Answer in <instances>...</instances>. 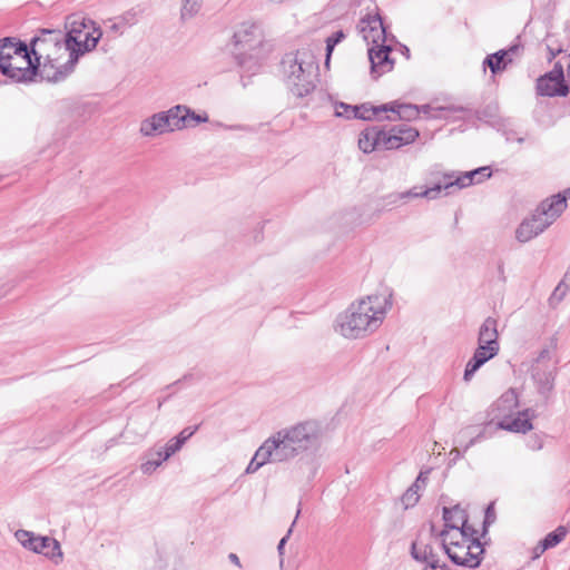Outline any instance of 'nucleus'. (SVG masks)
<instances>
[{
	"label": "nucleus",
	"mask_w": 570,
	"mask_h": 570,
	"mask_svg": "<svg viewBox=\"0 0 570 570\" xmlns=\"http://www.w3.org/2000/svg\"><path fill=\"white\" fill-rule=\"evenodd\" d=\"M426 568L424 570H448L445 563H441L438 558H435V562L426 563Z\"/></svg>",
	"instance_id": "nucleus-38"
},
{
	"label": "nucleus",
	"mask_w": 570,
	"mask_h": 570,
	"mask_svg": "<svg viewBox=\"0 0 570 570\" xmlns=\"http://www.w3.org/2000/svg\"><path fill=\"white\" fill-rule=\"evenodd\" d=\"M490 177L491 170L489 167H480L474 170L464 173L452 171L450 174L444 175V181L425 189L414 187L407 193V195L413 197H425L428 199H435L440 197L442 191L449 194V190L452 188H466L473 184H480Z\"/></svg>",
	"instance_id": "nucleus-8"
},
{
	"label": "nucleus",
	"mask_w": 570,
	"mask_h": 570,
	"mask_svg": "<svg viewBox=\"0 0 570 570\" xmlns=\"http://www.w3.org/2000/svg\"><path fill=\"white\" fill-rule=\"evenodd\" d=\"M474 531L441 532L442 546L450 560L458 566L475 568L481 562L483 548Z\"/></svg>",
	"instance_id": "nucleus-7"
},
{
	"label": "nucleus",
	"mask_w": 570,
	"mask_h": 570,
	"mask_svg": "<svg viewBox=\"0 0 570 570\" xmlns=\"http://www.w3.org/2000/svg\"><path fill=\"white\" fill-rule=\"evenodd\" d=\"M444 530L441 532H453V531H474L468 525V514L464 509L455 505L453 508L443 509Z\"/></svg>",
	"instance_id": "nucleus-18"
},
{
	"label": "nucleus",
	"mask_w": 570,
	"mask_h": 570,
	"mask_svg": "<svg viewBox=\"0 0 570 570\" xmlns=\"http://www.w3.org/2000/svg\"><path fill=\"white\" fill-rule=\"evenodd\" d=\"M197 430V426L184 429L177 436L183 443H185Z\"/></svg>",
	"instance_id": "nucleus-37"
},
{
	"label": "nucleus",
	"mask_w": 570,
	"mask_h": 570,
	"mask_svg": "<svg viewBox=\"0 0 570 570\" xmlns=\"http://www.w3.org/2000/svg\"><path fill=\"white\" fill-rule=\"evenodd\" d=\"M567 534V530L564 527H558L554 531L548 533L546 538L542 540L544 543L543 549H551L558 546Z\"/></svg>",
	"instance_id": "nucleus-32"
},
{
	"label": "nucleus",
	"mask_w": 570,
	"mask_h": 570,
	"mask_svg": "<svg viewBox=\"0 0 570 570\" xmlns=\"http://www.w3.org/2000/svg\"><path fill=\"white\" fill-rule=\"evenodd\" d=\"M14 537L23 548L43 554L56 564H59L63 559L60 543L53 538L37 535L27 530L16 531Z\"/></svg>",
	"instance_id": "nucleus-11"
},
{
	"label": "nucleus",
	"mask_w": 570,
	"mask_h": 570,
	"mask_svg": "<svg viewBox=\"0 0 570 570\" xmlns=\"http://www.w3.org/2000/svg\"><path fill=\"white\" fill-rule=\"evenodd\" d=\"M299 513H301V509H298V510H297V512H296V517H295V520L293 521L292 525H294V524H295V522H296L297 518L299 517ZM292 528H293V527H291V528L288 529V531H287L286 535H285V537H283V538L281 539V541H279V543H278V546H277V551H278L279 556H283V554H284V547H285V543H286L287 539L289 538V535H291V533H292Z\"/></svg>",
	"instance_id": "nucleus-36"
},
{
	"label": "nucleus",
	"mask_w": 570,
	"mask_h": 570,
	"mask_svg": "<svg viewBox=\"0 0 570 570\" xmlns=\"http://www.w3.org/2000/svg\"><path fill=\"white\" fill-rule=\"evenodd\" d=\"M228 558H229V560H230L234 564H236L237 567H240V561H239V558L237 557V554H235V553H230Z\"/></svg>",
	"instance_id": "nucleus-41"
},
{
	"label": "nucleus",
	"mask_w": 570,
	"mask_h": 570,
	"mask_svg": "<svg viewBox=\"0 0 570 570\" xmlns=\"http://www.w3.org/2000/svg\"><path fill=\"white\" fill-rule=\"evenodd\" d=\"M203 0H184L181 7V19L188 20L194 18L200 10Z\"/></svg>",
	"instance_id": "nucleus-31"
},
{
	"label": "nucleus",
	"mask_w": 570,
	"mask_h": 570,
	"mask_svg": "<svg viewBox=\"0 0 570 570\" xmlns=\"http://www.w3.org/2000/svg\"><path fill=\"white\" fill-rule=\"evenodd\" d=\"M344 38L343 31H337L333 36L328 37L326 40V52H327V59L328 61L330 56L334 49V47Z\"/></svg>",
	"instance_id": "nucleus-35"
},
{
	"label": "nucleus",
	"mask_w": 570,
	"mask_h": 570,
	"mask_svg": "<svg viewBox=\"0 0 570 570\" xmlns=\"http://www.w3.org/2000/svg\"><path fill=\"white\" fill-rule=\"evenodd\" d=\"M419 137V130L407 125H394V148L413 142Z\"/></svg>",
	"instance_id": "nucleus-28"
},
{
	"label": "nucleus",
	"mask_w": 570,
	"mask_h": 570,
	"mask_svg": "<svg viewBox=\"0 0 570 570\" xmlns=\"http://www.w3.org/2000/svg\"><path fill=\"white\" fill-rule=\"evenodd\" d=\"M537 91L541 96H567L568 86L564 83L563 68L560 63H556L553 69L540 77L537 81Z\"/></svg>",
	"instance_id": "nucleus-15"
},
{
	"label": "nucleus",
	"mask_w": 570,
	"mask_h": 570,
	"mask_svg": "<svg viewBox=\"0 0 570 570\" xmlns=\"http://www.w3.org/2000/svg\"><path fill=\"white\" fill-rule=\"evenodd\" d=\"M208 121L206 114L198 115L186 106L177 105L166 111L151 115L140 122L139 132L141 136L151 138L167 132L195 127L200 122Z\"/></svg>",
	"instance_id": "nucleus-3"
},
{
	"label": "nucleus",
	"mask_w": 570,
	"mask_h": 570,
	"mask_svg": "<svg viewBox=\"0 0 570 570\" xmlns=\"http://www.w3.org/2000/svg\"><path fill=\"white\" fill-rule=\"evenodd\" d=\"M399 50L406 59L410 58V50L406 46L394 40V51Z\"/></svg>",
	"instance_id": "nucleus-39"
},
{
	"label": "nucleus",
	"mask_w": 570,
	"mask_h": 570,
	"mask_svg": "<svg viewBox=\"0 0 570 570\" xmlns=\"http://www.w3.org/2000/svg\"><path fill=\"white\" fill-rule=\"evenodd\" d=\"M234 40L239 53L252 52L258 49L263 42L262 30L255 23H242L234 33Z\"/></svg>",
	"instance_id": "nucleus-16"
},
{
	"label": "nucleus",
	"mask_w": 570,
	"mask_h": 570,
	"mask_svg": "<svg viewBox=\"0 0 570 570\" xmlns=\"http://www.w3.org/2000/svg\"><path fill=\"white\" fill-rule=\"evenodd\" d=\"M444 108H433L430 105H424L419 108L415 105L411 104H396L394 101V115H397L400 119H404L407 121L414 120L422 112L429 118H439L440 112L443 111Z\"/></svg>",
	"instance_id": "nucleus-20"
},
{
	"label": "nucleus",
	"mask_w": 570,
	"mask_h": 570,
	"mask_svg": "<svg viewBox=\"0 0 570 570\" xmlns=\"http://www.w3.org/2000/svg\"><path fill=\"white\" fill-rule=\"evenodd\" d=\"M0 70L16 82L31 81L35 76L40 77L39 63L28 47H26V52H18Z\"/></svg>",
	"instance_id": "nucleus-12"
},
{
	"label": "nucleus",
	"mask_w": 570,
	"mask_h": 570,
	"mask_svg": "<svg viewBox=\"0 0 570 570\" xmlns=\"http://www.w3.org/2000/svg\"><path fill=\"white\" fill-rule=\"evenodd\" d=\"M473 442H474L473 440H472V441H470V443L466 445V449H468L470 445H472V444H473Z\"/></svg>",
	"instance_id": "nucleus-43"
},
{
	"label": "nucleus",
	"mask_w": 570,
	"mask_h": 570,
	"mask_svg": "<svg viewBox=\"0 0 570 570\" xmlns=\"http://www.w3.org/2000/svg\"><path fill=\"white\" fill-rule=\"evenodd\" d=\"M500 347L498 346H488L483 344H478L476 350L474 351L473 356L469 360L465 365L463 379L465 382H469L475 372L485 364L489 360L493 358L499 353Z\"/></svg>",
	"instance_id": "nucleus-17"
},
{
	"label": "nucleus",
	"mask_w": 570,
	"mask_h": 570,
	"mask_svg": "<svg viewBox=\"0 0 570 570\" xmlns=\"http://www.w3.org/2000/svg\"><path fill=\"white\" fill-rule=\"evenodd\" d=\"M534 414L531 410L518 412L517 415H511L498 422V426L514 433H527L532 430V419Z\"/></svg>",
	"instance_id": "nucleus-19"
},
{
	"label": "nucleus",
	"mask_w": 570,
	"mask_h": 570,
	"mask_svg": "<svg viewBox=\"0 0 570 570\" xmlns=\"http://www.w3.org/2000/svg\"><path fill=\"white\" fill-rule=\"evenodd\" d=\"M430 471H421L414 483L401 497V504L404 510L414 507L425 489Z\"/></svg>",
	"instance_id": "nucleus-22"
},
{
	"label": "nucleus",
	"mask_w": 570,
	"mask_h": 570,
	"mask_svg": "<svg viewBox=\"0 0 570 570\" xmlns=\"http://www.w3.org/2000/svg\"><path fill=\"white\" fill-rule=\"evenodd\" d=\"M519 51V46H512L508 50H500L488 56L484 60V65L491 69L492 73H497L504 70L508 63L512 62L513 56L518 55Z\"/></svg>",
	"instance_id": "nucleus-23"
},
{
	"label": "nucleus",
	"mask_w": 570,
	"mask_h": 570,
	"mask_svg": "<svg viewBox=\"0 0 570 570\" xmlns=\"http://www.w3.org/2000/svg\"><path fill=\"white\" fill-rule=\"evenodd\" d=\"M392 111L391 104H384L381 106H373L370 104H363L355 106V114L353 115L356 119L363 120H381L382 114Z\"/></svg>",
	"instance_id": "nucleus-25"
},
{
	"label": "nucleus",
	"mask_w": 570,
	"mask_h": 570,
	"mask_svg": "<svg viewBox=\"0 0 570 570\" xmlns=\"http://www.w3.org/2000/svg\"><path fill=\"white\" fill-rule=\"evenodd\" d=\"M491 518H494L492 505L488 507L487 509L485 521H489Z\"/></svg>",
	"instance_id": "nucleus-42"
},
{
	"label": "nucleus",
	"mask_w": 570,
	"mask_h": 570,
	"mask_svg": "<svg viewBox=\"0 0 570 570\" xmlns=\"http://www.w3.org/2000/svg\"><path fill=\"white\" fill-rule=\"evenodd\" d=\"M412 556L415 560L423 562H435L436 554L433 553L429 544L415 541L412 544Z\"/></svg>",
	"instance_id": "nucleus-29"
},
{
	"label": "nucleus",
	"mask_w": 570,
	"mask_h": 570,
	"mask_svg": "<svg viewBox=\"0 0 570 570\" xmlns=\"http://www.w3.org/2000/svg\"><path fill=\"white\" fill-rule=\"evenodd\" d=\"M548 358L549 351H541L540 355L538 356L531 368L532 379L535 383L538 393L542 395L544 399L549 395L554 385V371L548 364Z\"/></svg>",
	"instance_id": "nucleus-14"
},
{
	"label": "nucleus",
	"mask_w": 570,
	"mask_h": 570,
	"mask_svg": "<svg viewBox=\"0 0 570 570\" xmlns=\"http://www.w3.org/2000/svg\"><path fill=\"white\" fill-rule=\"evenodd\" d=\"M518 405L519 399L515 390L509 389L492 405L494 419L499 422L500 420L511 416Z\"/></svg>",
	"instance_id": "nucleus-21"
},
{
	"label": "nucleus",
	"mask_w": 570,
	"mask_h": 570,
	"mask_svg": "<svg viewBox=\"0 0 570 570\" xmlns=\"http://www.w3.org/2000/svg\"><path fill=\"white\" fill-rule=\"evenodd\" d=\"M354 114H355V106L340 102L335 107V116H337V117H345V118L352 119V118H354L353 117Z\"/></svg>",
	"instance_id": "nucleus-34"
},
{
	"label": "nucleus",
	"mask_w": 570,
	"mask_h": 570,
	"mask_svg": "<svg viewBox=\"0 0 570 570\" xmlns=\"http://www.w3.org/2000/svg\"><path fill=\"white\" fill-rule=\"evenodd\" d=\"M358 32L368 45L367 53L371 62V76L377 79L383 73L390 71L391 46H386V31L383 22L377 16H368L360 20Z\"/></svg>",
	"instance_id": "nucleus-4"
},
{
	"label": "nucleus",
	"mask_w": 570,
	"mask_h": 570,
	"mask_svg": "<svg viewBox=\"0 0 570 570\" xmlns=\"http://www.w3.org/2000/svg\"><path fill=\"white\" fill-rule=\"evenodd\" d=\"M285 82L296 97L303 98L315 88V63L307 52L288 53L282 61Z\"/></svg>",
	"instance_id": "nucleus-6"
},
{
	"label": "nucleus",
	"mask_w": 570,
	"mask_h": 570,
	"mask_svg": "<svg viewBox=\"0 0 570 570\" xmlns=\"http://www.w3.org/2000/svg\"><path fill=\"white\" fill-rule=\"evenodd\" d=\"M392 128L387 126H372L363 130L358 138V147L365 153L374 150H389L391 149Z\"/></svg>",
	"instance_id": "nucleus-13"
},
{
	"label": "nucleus",
	"mask_w": 570,
	"mask_h": 570,
	"mask_svg": "<svg viewBox=\"0 0 570 570\" xmlns=\"http://www.w3.org/2000/svg\"><path fill=\"white\" fill-rule=\"evenodd\" d=\"M293 459L295 456L278 430L271 434L256 450L246 468V473H255L268 463H285Z\"/></svg>",
	"instance_id": "nucleus-9"
},
{
	"label": "nucleus",
	"mask_w": 570,
	"mask_h": 570,
	"mask_svg": "<svg viewBox=\"0 0 570 570\" xmlns=\"http://www.w3.org/2000/svg\"><path fill=\"white\" fill-rule=\"evenodd\" d=\"M541 448H542V444H541V443H539V444H538V446H537V449L539 450V449H541Z\"/></svg>",
	"instance_id": "nucleus-44"
},
{
	"label": "nucleus",
	"mask_w": 570,
	"mask_h": 570,
	"mask_svg": "<svg viewBox=\"0 0 570 570\" xmlns=\"http://www.w3.org/2000/svg\"><path fill=\"white\" fill-rule=\"evenodd\" d=\"M163 448H151L144 455V462L140 464V471L144 474H151L163 462L168 459H163Z\"/></svg>",
	"instance_id": "nucleus-27"
},
{
	"label": "nucleus",
	"mask_w": 570,
	"mask_h": 570,
	"mask_svg": "<svg viewBox=\"0 0 570 570\" xmlns=\"http://www.w3.org/2000/svg\"><path fill=\"white\" fill-rule=\"evenodd\" d=\"M544 543L541 540L533 549V558H539L547 549H543Z\"/></svg>",
	"instance_id": "nucleus-40"
},
{
	"label": "nucleus",
	"mask_w": 570,
	"mask_h": 570,
	"mask_svg": "<svg viewBox=\"0 0 570 570\" xmlns=\"http://www.w3.org/2000/svg\"><path fill=\"white\" fill-rule=\"evenodd\" d=\"M567 208V197L558 194L543 200L535 212L524 218L515 230V237L527 243L543 233Z\"/></svg>",
	"instance_id": "nucleus-5"
},
{
	"label": "nucleus",
	"mask_w": 570,
	"mask_h": 570,
	"mask_svg": "<svg viewBox=\"0 0 570 570\" xmlns=\"http://www.w3.org/2000/svg\"><path fill=\"white\" fill-rule=\"evenodd\" d=\"M570 291V268L564 274L562 281L554 288L553 293L550 296V304L552 306L558 305L566 297L567 293Z\"/></svg>",
	"instance_id": "nucleus-30"
},
{
	"label": "nucleus",
	"mask_w": 570,
	"mask_h": 570,
	"mask_svg": "<svg viewBox=\"0 0 570 570\" xmlns=\"http://www.w3.org/2000/svg\"><path fill=\"white\" fill-rule=\"evenodd\" d=\"M183 444L184 443L178 438L169 440L163 449V459H169L174 453L181 449Z\"/></svg>",
	"instance_id": "nucleus-33"
},
{
	"label": "nucleus",
	"mask_w": 570,
	"mask_h": 570,
	"mask_svg": "<svg viewBox=\"0 0 570 570\" xmlns=\"http://www.w3.org/2000/svg\"><path fill=\"white\" fill-rule=\"evenodd\" d=\"M392 294H371L353 301L341 312L334 331L348 340H361L375 333L386 318Z\"/></svg>",
	"instance_id": "nucleus-2"
},
{
	"label": "nucleus",
	"mask_w": 570,
	"mask_h": 570,
	"mask_svg": "<svg viewBox=\"0 0 570 570\" xmlns=\"http://www.w3.org/2000/svg\"><path fill=\"white\" fill-rule=\"evenodd\" d=\"M498 337L499 333L497 320L493 317H487L479 328L478 344L500 347Z\"/></svg>",
	"instance_id": "nucleus-24"
},
{
	"label": "nucleus",
	"mask_w": 570,
	"mask_h": 570,
	"mask_svg": "<svg viewBox=\"0 0 570 570\" xmlns=\"http://www.w3.org/2000/svg\"><path fill=\"white\" fill-rule=\"evenodd\" d=\"M26 45L10 38L0 40V69L18 52H26Z\"/></svg>",
	"instance_id": "nucleus-26"
},
{
	"label": "nucleus",
	"mask_w": 570,
	"mask_h": 570,
	"mask_svg": "<svg viewBox=\"0 0 570 570\" xmlns=\"http://www.w3.org/2000/svg\"><path fill=\"white\" fill-rule=\"evenodd\" d=\"M568 191H569V194H570V189H569Z\"/></svg>",
	"instance_id": "nucleus-45"
},
{
	"label": "nucleus",
	"mask_w": 570,
	"mask_h": 570,
	"mask_svg": "<svg viewBox=\"0 0 570 570\" xmlns=\"http://www.w3.org/2000/svg\"><path fill=\"white\" fill-rule=\"evenodd\" d=\"M66 30L42 29L31 40L30 49L39 63L42 80L58 82L67 78L79 57L94 50L102 36L92 20L79 14L67 18Z\"/></svg>",
	"instance_id": "nucleus-1"
},
{
	"label": "nucleus",
	"mask_w": 570,
	"mask_h": 570,
	"mask_svg": "<svg viewBox=\"0 0 570 570\" xmlns=\"http://www.w3.org/2000/svg\"><path fill=\"white\" fill-rule=\"evenodd\" d=\"M293 455L316 446L322 438V426L317 421L307 420L279 429Z\"/></svg>",
	"instance_id": "nucleus-10"
}]
</instances>
